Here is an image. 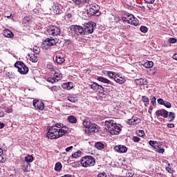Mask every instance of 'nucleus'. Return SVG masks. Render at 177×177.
Returning a JSON list of instances; mask_svg holds the SVG:
<instances>
[{
    "label": "nucleus",
    "instance_id": "obj_1",
    "mask_svg": "<svg viewBox=\"0 0 177 177\" xmlns=\"http://www.w3.org/2000/svg\"><path fill=\"white\" fill-rule=\"evenodd\" d=\"M93 27H96V23L86 24L85 27L73 25L71 26V31L74 32L77 35H85V34H93Z\"/></svg>",
    "mask_w": 177,
    "mask_h": 177
},
{
    "label": "nucleus",
    "instance_id": "obj_2",
    "mask_svg": "<svg viewBox=\"0 0 177 177\" xmlns=\"http://www.w3.org/2000/svg\"><path fill=\"white\" fill-rule=\"evenodd\" d=\"M105 127L111 135H118L121 132V125L117 124L113 120H106Z\"/></svg>",
    "mask_w": 177,
    "mask_h": 177
},
{
    "label": "nucleus",
    "instance_id": "obj_3",
    "mask_svg": "<svg viewBox=\"0 0 177 177\" xmlns=\"http://www.w3.org/2000/svg\"><path fill=\"white\" fill-rule=\"evenodd\" d=\"M80 164L83 168H89L91 167H95L96 160L92 156H86L81 158Z\"/></svg>",
    "mask_w": 177,
    "mask_h": 177
},
{
    "label": "nucleus",
    "instance_id": "obj_4",
    "mask_svg": "<svg viewBox=\"0 0 177 177\" xmlns=\"http://www.w3.org/2000/svg\"><path fill=\"white\" fill-rule=\"evenodd\" d=\"M138 19L135 18V16L132 14H127L124 17H116L114 19L115 23H136Z\"/></svg>",
    "mask_w": 177,
    "mask_h": 177
},
{
    "label": "nucleus",
    "instance_id": "obj_5",
    "mask_svg": "<svg viewBox=\"0 0 177 177\" xmlns=\"http://www.w3.org/2000/svg\"><path fill=\"white\" fill-rule=\"evenodd\" d=\"M46 137L48 139H59L60 138V134L59 133V129L56 127H51L48 129Z\"/></svg>",
    "mask_w": 177,
    "mask_h": 177
},
{
    "label": "nucleus",
    "instance_id": "obj_6",
    "mask_svg": "<svg viewBox=\"0 0 177 177\" xmlns=\"http://www.w3.org/2000/svg\"><path fill=\"white\" fill-rule=\"evenodd\" d=\"M100 7L97 4H91L89 6V8L87 10V15L89 16H100L99 12Z\"/></svg>",
    "mask_w": 177,
    "mask_h": 177
},
{
    "label": "nucleus",
    "instance_id": "obj_7",
    "mask_svg": "<svg viewBox=\"0 0 177 177\" xmlns=\"http://www.w3.org/2000/svg\"><path fill=\"white\" fill-rule=\"evenodd\" d=\"M15 67L18 69V73L20 74H28V67L25 65L24 62L21 61H18L15 64Z\"/></svg>",
    "mask_w": 177,
    "mask_h": 177
},
{
    "label": "nucleus",
    "instance_id": "obj_8",
    "mask_svg": "<svg viewBox=\"0 0 177 177\" xmlns=\"http://www.w3.org/2000/svg\"><path fill=\"white\" fill-rule=\"evenodd\" d=\"M56 45V41L53 37L46 39L41 44L43 49H49L50 46H55Z\"/></svg>",
    "mask_w": 177,
    "mask_h": 177
},
{
    "label": "nucleus",
    "instance_id": "obj_9",
    "mask_svg": "<svg viewBox=\"0 0 177 177\" xmlns=\"http://www.w3.org/2000/svg\"><path fill=\"white\" fill-rule=\"evenodd\" d=\"M47 31L48 34L53 37H57V35H60V28L57 26H50L47 29Z\"/></svg>",
    "mask_w": 177,
    "mask_h": 177
},
{
    "label": "nucleus",
    "instance_id": "obj_10",
    "mask_svg": "<svg viewBox=\"0 0 177 177\" xmlns=\"http://www.w3.org/2000/svg\"><path fill=\"white\" fill-rule=\"evenodd\" d=\"M32 104H33V106L36 108L37 110L42 111L44 110V109H45V104L41 100H34Z\"/></svg>",
    "mask_w": 177,
    "mask_h": 177
},
{
    "label": "nucleus",
    "instance_id": "obj_11",
    "mask_svg": "<svg viewBox=\"0 0 177 177\" xmlns=\"http://www.w3.org/2000/svg\"><path fill=\"white\" fill-rule=\"evenodd\" d=\"M88 133H96L99 132V126L96 124L91 123L89 128L87 129Z\"/></svg>",
    "mask_w": 177,
    "mask_h": 177
},
{
    "label": "nucleus",
    "instance_id": "obj_12",
    "mask_svg": "<svg viewBox=\"0 0 177 177\" xmlns=\"http://www.w3.org/2000/svg\"><path fill=\"white\" fill-rule=\"evenodd\" d=\"M140 122V118L135 116H133L131 119L128 120V124H129V125H139Z\"/></svg>",
    "mask_w": 177,
    "mask_h": 177
},
{
    "label": "nucleus",
    "instance_id": "obj_13",
    "mask_svg": "<svg viewBox=\"0 0 177 177\" xmlns=\"http://www.w3.org/2000/svg\"><path fill=\"white\" fill-rule=\"evenodd\" d=\"M114 149L118 153H127L128 151V148L125 145H116Z\"/></svg>",
    "mask_w": 177,
    "mask_h": 177
},
{
    "label": "nucleus",
    "instance_id": "obj_14",
    "mask_svg": "<svg viewBox=\"0 0 177 177\" xmlns=\"http://www.w3.org/2000/svg\"><path fill=\"white\" fill-rule=\"evenodd\" d=\"M67 100L69 102H71V103H76V102H78V97H77V95L74 94H68L67 95Z\"/></svg>",
    "mask_w": 177,
    "mask_h": 177
},
{
    "label": "nucleus",
    "instance_id": "obj_15",
    "mask_svg": "<svg viewBox=\"0 0 177 177\" xmlns=\"http://www.w3.org/2000/svg\"><path fill=\"white\" fill-rule=\"evenodd\" d=\"M62 86L63 89H67V91H70L71 89H73L74 88V84L73 82H69L68 83H63L62 84Z\"/></svg>",
    "mask_w": 177,
    "mask_h": 177
},
{
    "label": "nucleus",
    "instance_id": "obj_16",
    "mask_svg": "<svg viewBox=\"0 0 177 177\" xmlns=\"http://www.w3.org/2000/svg\"><path fill=\"white\" fill-rule=\"evenodd\" d=\"M53 11L55 15H60L62 13V10L60 9V5L54 4L53 6Z\"/></svg>",
    "mask_w": 177,
    "mask_h": 177
},
{
    "label": "nucleus",
    "instance_id": "obj_17",
    "mask_svg": "<svg viewBox=\"0 0 177 177\" xmlns=\"http://www.w3.org/2000/svg\"><path fill=\"white\" fill-rule=\"evenodd\" d=\"M68 128H67L66 126H64L62 129H58V133H59V138H62V136H64L66 133H68Z\"/></svg>",
    "mask_w": 177,
    "mask_h": 177
},
{
    "label": "nucleus",
    "instance_id": "obj_18",
    "mask_svg": "<svg viewBox=\"0 0 177 177\" xmlns=\"http://www.w3.org/2000/svg\"><path fill=\"white\" fill-rule=\"evenodd\" d=\"M97 81H99L100 82H102L103 84H111V85H113V83L111 82V81L102 76L98 77L97 78Z\"/></svg>",
    "mask_w": 177,
    "mask_h": 177
},
{
    "label": "nucleus",
    "instance_id": "obj_19",
    "mask_svg": "<svg viewBox=\"0 0 177 177\" xmlns=\"http://www.w3.org/2000/svg\"><path fill=\"white\" fill-rule=\"evenodd\" d=\"M31 169V165L28 164V162H24L21 166V169L24 172H30V169Z\"/></svg>",
    "mask_w": 177,
    "mask_h": 177
},
{
    "label": "nucleus",
    "instance_id": "obj_20",
    "mask_svg": "<svg viewBox=\"0 0 177 177\" xmlns=\"http://www.w3.org/2000/svg\"><path fill=\"white\" fill-rule=\"evenodd\" d=\"M3 35L6 37V38H13V37H15L13 32H12V31H10L9 29H6L3 30Z\"/></svg>",
    "mask_w": 177,
    "mask_h": 177
},
{
    "label": "nucleus",
    "instance_id": "obj_21",
    "mask_svg": "<svg viewBox=\"0 0 177 177\" xmlns=\"http://www.w3.org/2000/svg\"><path fill=\"white\" fill-rule=\"evenodd\" d=\"M118 77H120V75H116L115 76L114 80H115V82H117L118 84H125V82H127L125 78H124V77L118 78Z\"/></svg>",
    "mask_w": 177,
    "mask_h": 177
},
{
    "label": "nucleus",
    "instance_id": "obj_22",
    "mask_svg": "<svg viewBox=\"0 0 177 177\" xmlns=\"http://www.w3.org/2000/svg\"><path fill=\"white\" fill-rule=\"evenodd\" d=\"M55 62L57 64H63V62H66V59L62 55H56Z\"/></svg>",
    "mask_w": 177,
    "mask_h": 177
},
{
    "label": "nucleus",
    "instance_id": "obj_23",
    "mask_svg": "<svg viewBox=\"0 0 177 177\" xmlns=\"http://www.w3.org/2000/svg\"><path fill=\"white\" fill-rule=\"evenodd\" d=\"M64 20H65V21H67V23H68V22L71 23L73 21H74L73 19V15H71V13L66 14L64 15Z\"/></svg>",
    "mask_w": 177,
    "mask_h": 177
},
{
    "label": "nucleus",
    "instance_id": "obj_24",
    "mask_svg": "<svg viewBox=\"0 0 177 177\" xmlns=\"http://www.w3.org/2000/svg\"><path fill=\"white\" fill-rule=\"evenodd\" d=\"M6 76L9 80H16V78H17V75H16V74L12 71L7 72Z\"/></svg>",
    "mask_w": 177,
    "mask_h": 177
},
{
    "label": "nucleus",
    "instance_id": "obj_25",
    "mask_svg": "<svg viewBox=\"0 0 177 177\" xmlns=\"http://www.w3.org/2000/svg\"><path fill=\"white\" fill-rule=\"evenodd\" d=\"M149 143L150 146H151V147H153L154 149V150H156V149H158V146L160 145L158 142L150 140L149 142Z\"/></svg>",
    "mask_w": 177,
    "mask_h": 177
},
{
    "label": "nucleus",
    "instance_id": "obj_26",
    "mask_svg": "<svg viewBox=\"0 0 177 177\" xmlns=\"http://www.w3.org/2000/svg\"><path fill=\"white\" fill-rule=\"evenodd\" d=\"M67 120L71 124H77V118H75L74 115L68 116Z\"/></svg>",
    "mask_w": 177,
    "mask_h": 177
},
{
    "label": "nucleus",
    "instance_id": "obj_27",
    "mask_svg": "<svg viewBox=\"0 0 177 177\" xmlns=\"http://www.w3.org/2000/svg\"><path fill=\"white\" fill-rule=\"evenodd\" d=\"M95 149H97V150H103V149H104V144L100 142H95Z\"/></svg>",
    "mask_w": 177,
    "mask_h": 177
},
{
    "label": "nucleus",
    "instance_id": "obj_28",
    "mask_svg": "<svg viewBox=\"0 0 177 177\" xmlns=\"http://www.w3.org/2000/svg\"><path fill=\"white\" fill-rule=\"evenodd\" d=\"M143 66L145 67V68H151V67L154 66V63L151 61H147L145 63H144Z\"/></svg>",
    "mask_w": 177,
    "mask_h": 177
},
{
    "label": "nucleus",
    "instance_id": "obj_29",
    "mask_svg": "<svg viewBox=\"0 0 177 177\" xmlns=\"http://www.w3.org/2000/svg\"><path fill=\"white\" fill-rule=\"evenodd\" d=\"M167 118L169 122H171V121H174V120H175V113L169 112V115H167Z\"/></svg>",
    "mask_w": 177,
    "mask_h": 177
},
{
    "label": "nucleus",
    "instance_id": "obj_30",
    "mask_svg": "<svg viewBox=\"0 0 177 177\" xmlns=\"http://www.w3.org/2000/svg\"><path fill=\"white\" fill-rule=\"evenodd\" d=\"M82 154V151H77L75 152L72 156H71V158H79V157H81V155Z\"/></svg>",
    "mask_w": 177,
    "mask_h": 177
},
{
    "label": "nucleus",
    "instance_id": "obj_31",
    "mask_svg": "<svg viewBox=\"0 0 177 177\" xmlns=\"http://www.w3.org/2000/svg\"><path fill=\"white\" fill-rule=\"evenodd\" d=\"M76 5H82L84 3H88L89 0H73Z\"/></svg>",
    "mask_w": 177,
    "mask_h": 177
},
{
    "label": "nucleus",
    "instance_id": "obj_32",
    "mask_svg": "<svg viewBox=\"0 0 177 177\" xmlns=\"http://www.w3.org/2000/svg\"><path fill=\"white\" fill-rule=\"evenodd\" d=\"M82 124L86 128V129H88L89 127H91V125L92 124V122H90L88 120H85L84 121H83Z\"/></svg>",
    "mask_w": 177,
    "mask_h": 177
},
{
    "label": "nucleus",
    "instance_id": "obj_33",
    "mask_svg": "<svg viewBox=\"0 0 177 177\" xmlns=\"http://www.w3.org/2000/svg\"><path fill=\"white\" fill-rule=\"evenodd\" d=\"M96 92H98V93H104V87H102V85L98 84L97 86V90H95Z\"/></svg>",
    "mask_w": 177,
    "mask_h": 177
},
{
    "label": "nucleus",
    "instance_id": "obj_34",
    "mask_svg": "<svg viewBox=\"0 0 177 177\" xmlns=\"http://www.w3.org/2000/svg\"><path fill=\"white\" fill-rule=\"evenodd\" d=\"M62 165L60 162H58L55 164V171H62Z\"/></svg>",
    "mask_w": 177,
    "mask_h": 177
},
{
    "label": "nucleus",
    "instance_id": "obj_35",
    "mask_svg": "<svg viewBox=\"0 0 177 177\" xmlns=\"http://www.w3.org/2000/svg\"><path fill=\"white\" fill-rule=\"evenodd\" d=\"M25 160L26 162H32V161H34V157L31 155H28L25 157Z\"/></svg>",
    "mask_w": 177,
    "mask_h": 177
},
{
    "label": "nucleus",
    "instance_id": "obj_36",
    "mask_svg": "<svg viewBox=\"0 0 177 177\" xmlns=\"http://www.w3.org/2000/svg\"><path fill=\"white\" fill-rule=\"evenodd\" d=\"M47 82H50V84H55V82H58L59 80H56V78L53 77H48Z\"/></svg>",
    "mask_w": 177,
    "mask_h": 177
},
{
    "label": "nucleus",
    "instance_id": "obj_37",
    "mask_svg": "<svg viewBox=\"0 0 177 177\" xmlns=\"http://www.w3.org/2000/svg\"><path fill=\"white\" fill-rule=\"evenodd\" d=\"M35 55L37 54H33V55L30 56V62H32V63H37V62H38V58L37 56H35Z\"/></svg>",
    "mask_w": 177,
    "mask_h": 177
},
{
    "label": "nucleus",
    "instance_id": "obj_38",
    "mask_svg": "<svg viewBox=\"0 0 177 177\" xmlns=\"http://www.w3.org/2000/svg\"><path fill=\"white\" fill-rule=\"evenodd\" d=\"M32 50H33L34 55H39V52H40L41 50L39 48L38 46H35L33 47Z\"/></svg>",
    "mask_w": 177,
    "mask_h": 177
},
{
    "label": "nucleus",
    "instance_id": "obj_39",
    "mask_svg": "<svg viewBox=\"0 0 177 177\" xmlns=\"http://www.w3.org/2000/svg\"><path fill=\"white\" fill-rule=\"evenodd\" d=\"M98 84L96 82H93L92 84H90L89 86L91 87L93 91H96L97 89Z\"/></svg>",
    "mask_w": 177,
    "mask_h": 177
},
{
    "label": "nucleus",
    "instance_id": "obj_40",
    "mask_svg": "<svg viewBox=\"0 0 177 177\" xmlns=\"http://www.w3.org/2000/svg\"><path fill=\"white\" fill-rule=\"evenodd\" d=\"M140 30L141 32H143L144 34H146V32H147L149 31V28H147V27H146L145 26H142L140 28Z\"/></svg>",
    "mask_w": 177,
    "mask_h": 177
},
{
    "label": "nucleus",
    "instance_id": "obj_41",
    "mask_svg": "<svg viewBox=\"0 0 177 177\" xmlns=\"http://www.w3.org/2000/svg\"><path fill=\"white\" fill-rule=\"evenodd\" d=\"M155 150L157 153H159L160 154H164V152L165 151V149H164V148H161L160 145H158V149H156Z\"/></svg>",
    "mask_w": 177,
    "mask_h": 177
},
{
    "label": "nucleus",
    "instance_id": "obj_42",
    "mask_svg": "<svg viewBox=\"0 0 177 177\" xmlns=\"http://www.w3.org/2000/svg\"><path fill=\"white\" fill-rule=\"evenodd\" d=\"M161 117H163L164 118H168V112L165 109H162V113Z\"/></svg>",
    "mask_w": 177,
    "mask_h": 177
},
{
    "label": "nucleus",
    "instance_id": "obj_43",
    "mask_svg": "<svg viewBox=\"0 0 177 177\" xmlns=\"http://www.w3.org/2000/svg\"><path fill=\"white\" fill-rule=\"evenodd\" d=\"M142 100L143 103H147V104H149L150 103V100L149 99V97H147L145 95H143L142 97Z\"/></svg>",
    "mask_w": 177,
    "mask_h": 177
},
{
    "label": "nucleus",
    "instance_id": "obj_44",
    "mask_svg": "<svg viewBox=\"0 0 177 177\" xmlns=\"http://www.w3.org/2000/svg\"><path fill=\"white\" fill-rule=\"evenodd\" d=\"M156 100H157V99L154 96L151 95L150 97V101H151V103L152 106H156Z\"/></svg>",
    "mask_w": 177,
    "mask_h": 177
},
{
    "label": "nucleus",
    "instance_id": "obj_45",
    "mask_svg": "<svg viewBox=\"0 0 177 177\" xmlns=\"http://www.w3.org/2000/svg\"><path fill=\"white\" fill-rule=\"evenodd\" d=\"M106 74L109 78H114L115 75V72L107 71Z\"/></svg>",
    "mask_w": 177,
    "mask_h": 177
},
{
    "label": "nucleus",
    "instance_id": "obj_46",
    "mask_svg": "<svg viewBox=\"0 0 177 177\" xmlns=\"http://www.w3.org/2000/svg\"><path fill=\"white\" fill-rule=\"evenodd\" d=\"M137 84H139V85H146V83L145 82V79H138L137 80Z\"/></svg>",
    "mask_w": 177,
    "mask_h": 177
},
{
    "label": "nucleus",
    "instance_id": "obj_47",
    "mask_svg": "<svg viewBox=\"0 0 177 177\" xmlns=\"http://www.w3.org/2000/svg\"><path fill=\"white\" fill-rule=\"evenodd\" d=\"M59 88H60V86L57 87V86H53L49 88V89H50L52 92H57V91H59Z\"/></svg>",
    "mask_w": 177,
    "mask_h": 177
},
{
    "label": "nucleus",
    "instance_id": "obj_48",
    "mask_svg": "<svg viewBox=\"0 0 177 177\" xmlns=\"http://www.w3.org/2000/svg\"><path fill=\"white\" fill-rule=\"evenodd\" d=\"M163 106H165V107H167V109H171V107H172L171 102H169L168 101H165Z\"/></svg>",
    "mask_w": 177,
    "mask_h": 177
},
{
    "label": "nucleus",
    "instance_id": "obj_49",
    "mask_svg": "<svg viewBox=\"0 0 177 177\" xmlns=\"http://www.w3.org/2000/svg\"><path fill=\"white\" fill-rule=\"evenodd\" d=\"M54 78H55L56 80H58V81H60L62 78V75L55 72L54 74Z\"/></svg>",
    "mask_w": 177,
    "mask_h": 177
},
{
    "label": "nucleus",
    "instance_id": "obj_50",
    "mask_svg": "<svg viewBox=\"0 0 177 177\" xmlns=\"http://www.w3.org/2000/svg\"><path fill=\"white\" fill-rule=\"evenodd\" d=\"M165 169L169 174H174V169L171 167H166Z\"/></svg>",
    "mask_w": 177,
    "mask_h": 177
},
{
    "label": "nucleus",
    "instance_id": "obj_51",
    "mask_svg": "<svg viewBox=\"0 0 177 177\" xmlns=\"http://www.w3.org/2000/svg\"><path fill=\"white\" fill-rule=\"evenodd\" d=\"M168 41L169 44H176L177 42V39L174 37L169 38Z\"/></svg>",
    "mask_w": 177,
    "mask_h": 177
},
{
    "label": "nucleus",
    "instance_id": "obj_52",
    "mask_svg": "<svg viewBox=\"0 0 177 177\" xmlns=\"http://www.w3.org/2000/svg\"><path fill=\"white\" fill-rule=\"evenodd\" d=\"M6 161V157L3 156V154L0 155V162L3 163Z\"/></svg>",
    "mask_w": 177,
    "mask_h": 177
},
{
    "label": "nucleus",
    "instance_id": "obj_53",
    "mask_svg": "<svg viewBox=\"0 0 177 177\" xmlns=\"http://www.w3.org/2000/svg\"><path fill=\"white\" fill-rule=\"evenodd\" d=\"M132 140L135 142L136 143H138V142H140V138L138 136H133L132 138Z\"/></svg>",
    "mask_w": 177,
    "mask_h": 177
},
{
    "label": "nucleus",
    "instance_id": "obj_54",
    "mask_svg": "<svg viewBox=\"0 0 177 177\" xmlns=\"http://www.w3.org/2000/svg\"><path fill=\"white\" fill-rule=\"evenodd\" d=\"M53 127H56V128H57V129H62L64 127V124H55V126H53Z\"/></svg>",
    "mask_w": 177,
    "mask_h": 177
},
{
    "label": "nucleus",
    "instance_id": "obj_55",
    "mask_svg": "<svg viewBox=\"0 0 177 177\" xmlns=\"http://www.w3.org/2000/svg\"><path fill=\"white\" fill-rule=\"evenodd\" d=\"M144 135H145V131H143V130H139L138 131V136H140L141 138H143Z\"/></svg>",
    "mask_w": 177,
    "mask_h": 177
},
{
    "label": "nucleus",
    "instance_id": "obj_56",
    "mask_svg": "<svg viewBox=\"0 0 177 177\" xmlns=\"http://www.w3.org/2000/svg\"><path fill=\"white\" fill-rule=\"evenodd\" d=\"M97 177H107L106 172L100 173L97 175Z\"/></svg>",
    "mask_w": 177,
    "mask_h": 177
},
{
    "label": "nucleus",
    "instance_id": "obj_57",
    "mask_svg": "<svg viewBox=\"0 0 177 177\" xmlns=\"http://www.w3.org/2000/svg\"><path fill=\"white\" fill-rule=\"evenodd\" d=\"M165 102V101H164V100H162V98L158 99V104L164 105Z\"/></svg>",
    "mask_w": 177,
    "mask_h": 177
},
{
    "label": "nucleus",
    "instance_id": "obj_58",
    "mask_svg": "<svg viewBox=\"0 0 177 177\" xmlns=\"http://www.w3.org/2000/svg\"><path fill=\"white\" fill-rule=\"evenodd\" d=\"M156 114L157 117H160V115L161 116V114H162V109L156 111Z\"/></svg>",
    "mask_w": 177,
    "mask_h": 177
},
{
    "label": "nucleus",
    "instance_id": "obj_59",
    "mask_svg": "<svg viewBox=\"0 0 177 177\" xmlns=\"http://www.w3.org/2000/svg\"><path fill=\"white\" fill-rule=\"evenodd\" d=\"M167 127V128H175V124H174V123H168Z\"/></svg>",
    "mask_w": 177,
    "mask_h": 177
},
{
    "label": "nucleus",
    "instance_id": "obj_60",
    "mask_svg": "<svg viewBox=\"0 0 177 177\" xmlns=\"http://www.w3.org/2000/svg\"><path fill=\"white\" fill-rule=\"evenodd\" d=\"M12 111H13V109L12 108L6 109V113H12Z\"/></svg>",
    "mask_w": 177,
    "mask_h": 177
},
{
    "label": "nucleus",
    "instance_id": "obj_61",
    "mask_svg": "<svg viewBox=\"0 0 177 177\" xmlns=\"http://www.w3.org/2000/svg\"><path fill=\"white\" fill-rule=\"evenodd\" d=\"M146 3H153V2H156V0H145Z\"/></svg>",
    "mask_w": 177,
    "mask_h": 177
},
{
    "label": "nucleus",
    "instance_id": "obj_62",
    "mask_svg": "<svg viewBox=\"0 0 177 177\" xmlns=\"http://www.w3.org/2000/svg\"><path fill=\"white\" fill-rule=\"evenodd\" d=\"M72 149H73V146H71L66 148L65 151H66V153H68V151H70V150H72Z\"/></svg>",
    "mask_w": 177,
    "mask_h": 177
},
{
    "label": "nucleus",
    "instance_id": "obj_63",
    "mask_svg": "<svg viewBox=\"0 0 177 177\" xmlns=\"http://www.w3.org/2000/svg\"><path fill=\"white\" fill-rule=\"evenodd\" d=\"M24 21H26L27 23H28V21H30V17H26L24 18Z\"/></svg>",
    "mask_w": 177,
    "mask_h": 177
},
{
    "label": "nucleus",
    "instance_id": "obj_64",
    "mask_svg": "<svg viewBox=\"0 0 177 177\" xmlns=\"http://www.w3.org/2000/svg\"><path fill=\"white\" fill-rule=\"evenodd\" d=\"M5 117V113L2 111H0V118Z\"/></svg>",
    "mask_w": 177,
    "mask_h": 177
}]
</instances>
